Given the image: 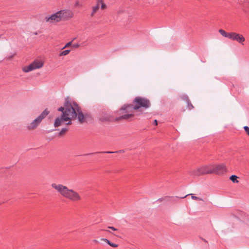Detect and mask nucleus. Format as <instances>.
<instances>
[{"label":"nucleus","instance_id":"39448f33","mask_svg":"<svg viewBox=\"0 0 249 249\" xmlns=\"http://www.w3.org/2000/svg\"><path fill=\"white\" fill-rule=\"evenodd\" d=\"M137 110L134 108V105L133 104L124 105L118 111V114L121 115L117 117L115 120L117 121L122 120H129L134 116V111Z\"/></svg>","mask_w":249,"mask_h":249},{"label":"nucleus","instance_id":"f03ea898","mask_svg":"<svg viewBox=\"0 0 249 249\" xmlns=\"http://www.w3.org/2000/svg\"><path fill=\"white\" fill-rule=\"evenodd\" d=\"M73 12L67 9H64L57 11L51 15L46 16L44 20L50 24H54L60 22L62 21L69 20L73 17Z\"/></svg>","mask_w":249,"mask_h":249},{"label":"nucleus","instance_id":"5701e85b","mask_svg":"<svg viewBox=\"0 0 249 249\" xmlns=\"http://www.w3.org/2000/svg\"><path fill=\"white\" fill-rule=\"evenodd\" d=\"M107 8L106 4L104 2L101 4V9H105Z\"/></svg>","mask_w":249,"mask_h":249},{"label":"nucleus","instance_id":"bb28decb","mask_svg":"<svg viewBox=\"0 0 249 249\" xmlns=\"http://www.w3.org/2000/svg\"><path fill=\"white\" fill-rule=\"evenodd\" d=\"M75 6H79V1H76V2H75Z\"/></svg>","mask_w":249,"mask_h":249},{"label":"nucleus","instance_id":"423d86ee","mask_svg":"<svg viewBox=\"0 0 249 249\" xmlns=\"http://www.w3.org/2000/svg\"><path fill=\"white\" fill-rule=\"evenodd\" d=\"M213 164H207L201 166L193 170L191 174L195 176H203L206 174H213Z\"/></svg>","mask_w":249,"mask_h":249},{"label":"nucleus","instance_id":"0eeeda50","mask_svg":"<svg viewBox=\"0 0 249 249\" xmlns=\"http://www.w3.org/2000/svg\"><path fill=\"white\" fill-rule=\"evenodd\" d=\"M49 111L45 109L36 118L34 119L27 126L29 130H34L37 128L42 121L48 115Z\"/></svg>","mask_w":249,"mask_h":249},{"label":"nucleus","instance_id":"ddd939ff","mask_svg":"<svg viewBox=\"0 0 249 249\" xmlns=\"http://www.w3.org/2000/svg\"><path fill=\"white\" fill-rule=\"evenodd\" d=\"M101 240L106 242L107 244H108L111 247H112L114 248H116L118 246V245L117 244L111 243L108 239H107L106 238H102V239H101Z\"/></svg>","mask_w":249,"mask_h":249},{"label":"nucleus","instance_id":"aec40b11","mask_svg":"<svg viewBox=\"0 0 249 249\" xmlns=\"http://www.w3.org/2000/svg\"><path fill=\"white\" fill-rule=\"evenodd\" d=\"M97 4L96 5H98L100 6V4H102V3H104V0H96Z\"/></svg>","mask_w":249,"mask_h":249},{"label":"nucleus","instance_id":"a211bd4d","mask_svg":"<svg viewBox=\"0 0 249 249\" xmlns=\"http://www.w3.org/2000/svg\"><path fill=\"white\" fill-rule=\"evenodd\" d=\"M67 131H68L67 128H62L61 129V130L60 131V132L59 133L58 135L59 136H61L63 135L64 134H65Z\"/></svg>","mask_w":249,"mask_h":249},{"label":"nucleus","instance_id":"c756f323","mask_svg":"<svg viewBox=\"0 0 249 249\" xmlns=\"http://www.w3.org/2000/svg\"><path fill=\"white\" fill-rule=\"evenodd\" d=\"M115 152H107V153H114Z\"/></svg>","mask_w":249,"mask_h":249},{"label":"nucleus","instance_id":"a878e982","mask_svg":"<svg viewBox=\"0 0 249 249\" xmlns=\"http://www.w3.org/2000/svg\"><path fill=\"white\" fill-rule=\"evenodd\" d=\"M73 47H74V48H78L79 47V45L77 44H74L73 45Z\"/></svg>","mask_w":249,"mask_h":249},{"label":"nucleus","instance_id":"4be33fe9","mask_svg":"<svg viewBox=\"0 0 249 249\" xmlns=\"http://www.w3.org/2000/svg\"><path fill=\"white\" fill-rule=\"evenodd\" d=\"M246 132L249 135V127L246 126L244 127Z\"/></svg>","mask_w":249,"mask_h":249},{"label":"nucleus","instance_id":"20e7f679","mask_svg":"<svg viewBox=\"0 0 249 249\" xmlns=\"http://www.w3.org/2000/svg\"><path fill=\"white\" fill-rule=\"evenodd\" d=\"M70 113L73 114V118L72 121L75 120L77 117L81 124L86 122V117L82 112L81 109L78 105L74 102H67Z\"/></svg>","mask_w":249,"mask_h":249},{"label":"nucleus","instance_id":"cd10ccee","mask_svg":"<svg viewBox=\"0 0 249 249\" xmlns=\"http://www.w3.org/2000/svg\"><path fill=\"white\" fill-rule=\"evenodd\" d=\"M93 242H94V243H98V241L96 239H94L92 240Z\"/></svg>","mask_w":249,"mask_h":249},{"label":"nucleus","instance_id":"2eb2a0df","mask_svg":"<svg viewBox=\"0 0 249 249\" xmlns=\"http://www.w3.org/2000/svg\"><path fill=\"white\" fill-rule=\"evenodd\" d=\"M99 6L98 5H95L94 6H93L92 8V11L90 14L91 17H93L95 15V14L99 10Z\"/></svg>","mask_w":249,"mask_h":249},{"label":"nucleus","instance_id":"412c9836","mask_svg":"<svg viewBox=\"0 0 249 249\" xmlns=\"http://www.w3.org/2000/svg\"><path fill=\"white\" fill-rule=\"evenodd\" d=\"M192 198L193 199H195V200H202V198L198 197L195 196H193L192 195Z\"/></svg>","mask_w":249,"mask_h":249},{"label":"nucleus","instance_id":"f257e3e1","mask_svg":"<svg viewBox=\"0 0 249 249\" xmlns=\"http://www.w3.org/2000/svg\"><path fill=\"white\" fill-rule=\"evenodd\" d=\"M51 186L63 197L73 202H79L82 200L80 194L75 190L68 188L66 186L61 184L53 183Z\"/></svg>","mask_w":249,"mask_h":249},{"label":"nucleus","instance_id":"7ed1b4c3","mask_svg":"<svg viewBox=\"0 0 249 249\" xmlns=\"http://www.w3.org/2000/svg\"><path fill=\"white\" fill-rule=\"evenodd\" d=\"M58 110L61 111L62 114L56 117L54 121L53 125L55 127L61 126L64 124L71 125V124L72 119L73 118V114L70 113L68 108V103L66 102L64 107H61L58 109Z\"/></svg>","mask_w":249,"mask_h":249},{"label":"nucleus","instance_id":"9b49d317","mask_svg":"<svg viewBox=\"0 0 249 249\" xmlns=\"http://www.w3.org/2000/svg\"><path fill=\"white\" fill-rule=\"evenodd\" d=\"M213 174H218L226 171V166L224 164H213Z\"/></svg>","mask_w":249,"mask_h":249},{"label":"nucleus","instance_id":"6e6552de","mask_svg":"<svg viewBox=\"0 0 249 249\" xmlns=\"http://www.w3.org/2000/svg\"><path fill=\"white\" fill-rule=\"evenodd\" d=\"M133 104L134 105V108L136 110H139L142 107L147 108L151 105L148 99L141 97H136L133 100Z\"/></svg>","mask_w":249,"mask_h":249},{"label":"nucleus","instance_id":"393cba45","mask_svg":"<svg viewBox=\"0 0 249 249\" xmlns=\"http://www.w3.org/2000/svg\"><path fill=\"white\" fill-rule=\"evenodd\" d=\"M14 56V54H13V55H11V56H8V57H7V59H8V60H11V59H12V58H13Z\"/></svg>","mask_w":249,"mask_h":249},{"label":"nucleus","instance_id":"4468645a","mask_svg":"<svg viewBox=\"0 0 249 249\" xmlns=\"http://www.w3.org/2000/svg\"><path fill=\"white\" fill-rule=\"evenodd\" d=\"M183 99L186 101L188 104V108L190 110L194 108V107L192 105V104L189 102V100L187 96H183Z\"/></svg>","mask_w":249,"mask_h":249},{"label":"nucleus","instance_id":"f3484780","mask_svg":"<svg viewBox=\"0 0 249 249\" xmlns=\"http://www.w3.org/2000/svg\"><path fill=\"white\" fill-rule=\"evenodd\" d=\"M71 52V50H65L64 51H62V52H61L59 55L60 56H66L67 55H68L70 52Z\"/></svg>","mask_w":249,"mask_h":249},{"label":"nucleus","instance_id":"6ab92c4d","mask_svg":"<svg viewBox=\"0 0 249 249\" xmlns=\"http://www.w3.org/2000/svg\"><path fill=\"white\" fill-rule=\"evenodd\" d=\"M71 44H72V41H71V42H68L65 45V46L63 48V49H65V48H68L70 46H71Z\"/></svg>","mask_w":249,"mask_h":249},{"label":"nucleus","instance_id":"f8f14e48","mask_svg":"<svg viewBox=\"0 0 249 249\" xmlns=\"http://www.w3.org/2000/svg\"><path fill=\"white\" fill-rule=\"evenodd\" d=\"M219 33L223 36L230 38L231 35V32L227 33L223 29H220L218 31Z\"/></svg>","mask_w":249,"mask_h":249},{"label":"nucleus","instance_id":"1a4fd4ad","mask_svg":"<svg viewBox=\"0 0 249 249\" xmlns=\"http://www.w3.org/2000/svg\"><path fill=\"white\" fill-rule=\"evenodd\" d=\"M44 65V62L40 60H35L29 66L22 68V71L25 72H29L34 70L41 68Z\"/></svg>","mask_w":249,"mask_h":249},{"label":"nucleus","instance_id":"c85d7f7f","mask_svg":"<svg viewBox=\"0 0 249 249\" xmlns=\"http://www.w3.org/2000/svg\"><path fill=\"white\" fill-rule=\"evenodd\" d=\"M154 124H155L156 125H157L158 124V122H157V121L156 120H154Z\"/></svg>","mask_w":249,"mask_h":249},{"label":"nucleus","instance_id":"9d476101","mask_svg":"<svg viewBox=\"0 0 249 249\" xmlns=\"http://www.w3.org/2000/svg\"><path fill=\"white\" fill-rule=\"evenodd\" d=\"M229 39L232 41H236L242 45L244 44L243 43L245 41V38L242 35L235 32H231V35Z\"/></svg>","mask_w":249,"mask_h":249},{"label":"nucleus","instance_id":"b1692460","mask_svg":"<svg viewBox=\"0 0 249 249\" xmlns=\"http://www.w3.org/2000/svg\"><path fill=\"white\" fill-rule=\"evenodd\" d=\"M108 229H111V230H112L113 231H117V229H115V228L114 227H108Z\"/></svg>","mask_w":249,"mask_h":249},{"label":"nucleus","instance_id":"dca6fc26","mask_svg":"<svg viewBox=\"0 0 249 249\" xmlns=\"http://www.w3.org/2000/svg\"><path fill=\"white\" fill-rule=\"evenodd\" d=\"M238 177L236 175H232L230 177V179L233 182V183H238L239 181L237 180Z\"/></svg>","mask_w":249,"mask_h":249}]
</instances>
